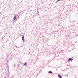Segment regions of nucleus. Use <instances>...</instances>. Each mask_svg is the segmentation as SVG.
Segmentation results:
<instances>
[{
	"label": "nucleus",
	"mask_w": 78,
	"mask_h": 78,
	"mask_svg": "<svg viewBox=\"0 0 78 78\" xmlns=\"http://www.w3.org/2000/svg\"><path fill=\"white\" fill-rule=\"evenodd\" d=\"M16 16H17V17L16 18L17 20V19H19V16H18V15H17V14H15V16L13 18V20H16Z\"/></svg>",
	"instance_id": "1"
},
{
	"label": "nucleus",
	"mask_w": 78,
	"mask_h": 78,
	"mask_svg": "<svg viewBox=\"0 0 78 78\" xmlns=\"http://www.w3.org/2000/svg\"><path fill=\"white\" fill-rule=\"evenodd\" d=\"M68 61H73V59H72V58H70L68 59Z\"/></svg>",
	"instance_id": "2"
},
{
	"label": "nucleus",
	"mask_w": 78,
	"mask_h": 78,
	"mask_svg": "<svg viewBox=\"0 0 78 78\" xmlns=\"http://www.w3.org/2000/svg\"><path fill=\"white\" fill-rule=\"evenodd\" d=\"M22 40H23V42H25V40H24V37H22Z\"/></svg>",
	"instance_id": "3"
},
{
	"label": "nucleus",
	"mask_w": 78,
	"mask_h": 78,
	"mask_svg": "<svg viewBox=\"0 0 78 78\" xmlns=\"http://www.w3.org/2000/svg\"><path fill=\"white\" fill-rule=\"evenodd\" d=\"M58 77H59V78H62V76H61V75H60V74H58Z\"/></svg>",
	"instance_id": "4"
},
{
	"label": "nucleus",
	"mask_w": 78,
	"mask_h": 78,
	"mask_svg": "<svg viewBox=\"0 0 78 78\" xmlns=\"http://www.w3.org/2000/svg\"><path fill=\"white\" fill-rule=\"evenodd\" d=\"M49 73H52V72H51V71H49Z\"/></svg>",
	"instance_id": "5"
},
{
	"label": "nucleus",
	"mask_w": 78,
	"mask_h": 78,
	"mask_svg": "<svg viewBox=\"0 0 78 78\" xmlns=\"http://www.w3.org/2000/svg\"><path fill=\"white\" fill-rule=\"evenodd\" d=\"M27 63H24V66H27Z\"/></svg>",
	"instance_id": "6"
},
{
	"label": "nucleus",
	"mask_w": 78,
	"mask_h": 78,
	"mask_svg": "<svg viewBox=\"0 0 78 78\" xmlns=\"http://www.w3.org/2000/svg\"><path fill=\"white\" fill-rule=\"evenodd\" d=\"M58 1H60V0H58Z\"/></svg>",
	"instance_id": "7"
}]
</instances>
